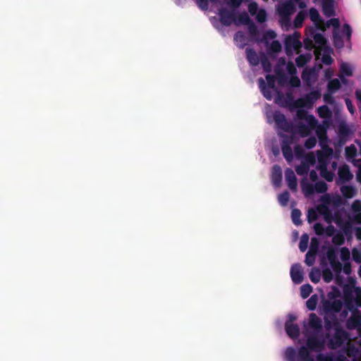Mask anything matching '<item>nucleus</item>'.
I'll return each instance as SVG.
<instances>
[{"instance_id":"1","label":"nucleus","mask_w":361,"mask_h":361,"mask_svg":"<svg viewBox=\"0 0 361 361\" xmlns=\"http://www.w3.org/2000/svg\"><path fill=\"white\" fill-rule=\"evenodd\" d=\"M267 123H275V129L278 136L281 138V151L288 163L293 161V152L291 145L293 144V121L288 120L279 110L267 113Z\"/></svg>"},{"instance_id":"2","label":"nucleus","mask_w":361,"mask_h":361,"mask_svg":"<svg viewBox=\"0 0 361 361\" xmlns=\"http://www.w3.org/2000/svg\"><path fill=\"white\" fill-rule=\"evenodd\" d=\"M310 17L311 20L314 23L316 28L321 31L324 32L326 29V27H334V45L337 48H341L343 46V39L346 40H349L351 35V29L350 26L347 24H345L342 27L341 34L338 32L339 27V20L337 18H331L324 23V20L319 16V13L317 10L315 8H311L310 11Z\"/></svg>"},{"instance_id":"3","label":"nucleus","mask_w":361,"mask_h":361,"mask_svg":"<svg viewBox=\"0 0 361 361\" xmlns=\"http://www.w3.org/2000/svg\"><path fill=\"white\" fill-rule=\"evenodd\" d=\"M360 340L361 341V338ZM356 343V341H351V338L345 331L336 329L335 337L329 341V345L331 348H336L347 345L348 357H352V361H361V343L358 347H355Z\"/></svg>"},{"instance_id":"4","label":"nucleus","mask_w":361,"mask_h":361,"mask_svg":"<svg viewBox=\"0 0 361 361\" xmlns=\"http://www.w3.org/2000/svg\"><path fill=\"white\" fill-rule=\"evenodd\" d=\"M312 133H314L321 140L323 145L325 135L316 118L312 115H305L304 117L298 118L295 117V136H306Z\"/></svg>"},{"instance_id":"5","label":"nucleus","mask_w":361,"mask_h":361,"mask_svg":"<svg viewBox=\"0 0 361 361\" xmlns=\"http://www.w3.org/2000/svg\"><path fill=\"white\" fill-rule=\"evenodd\" d=\"M274 72L279 86L283 87L287 83L293 86V61H289L286 63V58L280 57L274 68Z\"/></svg>"},{"instance_id":"6","label":"nucleus","mask_w":361,"mask_h":361,"mask_svg":"<svg viewBox=\"0 0 361 361\" xmlns=\"http://www.w3.org/2000/svg\"><path fill=\"white\" fill-rule=\"evenodd\" d=\"M314 44V54L317 60L321 59L325 65H331L334 60L331 57L333 50L326 45V42L322 34L315 33L312 36Z\"/></svg>"},{"instance_id":"7","label":"nucleus","mask_w":361,"mask_h":361,"mask_svg":"<svg viewBox=\"0 0 361 361\" xmlns=\"http://www.w3.org/2000/svg\"><path fill=\"white\" fill-rule=\"evenodd\" d=\"M332 154V149L326 147H323L322 151L317 153L318 165L317 169L319 171L320 175L327 181L333 180L334 177V172L328 171L326 169L329 157Z\"/></svg>"},{"instance_id":"8","label":"nucleus","mask_w":361,"mask_h":361,"mask_svg":"<svg viewBox=\"0 0 361 361\" xmlns=\"http://www.w3.org/2000/svg\"><path fill=\"white\" fill-rule=\"evenodd\" d=\"M343 307V297L337 288H333L327 295L324 307L326 313L338 312Z\"/></svg>"},{"instance_id":"9","label":"nucleus","mask_w":361,"mask_h":361,"mask_svg":"<svg viewBox=\"0 0 361 361\" xmlns=\"http://www.w3.org/2000/svg\"><path fill=\"white\" fill-rule=\"evenodd\" d=\"M266 80L267 81V84L265 82L264 80L262 78H259L258 79L259 87L263 94V96L267 100H271L273 98V92L276 93V91H279L276 87V80H277V76L267 74L266 75Z\"/></svg>"},{"instance_id":"10","label":"nucleus","mask_w":361,"mask_h":361,"mask_svg":"<svg viewBox=\"0 0 361 361\" xmlns=\"http://www.w3.org/2000/svg\"><path fill=\"white\" fill-rule=\"evenodd\" d=\"M288 91L286 94L280 91H276L274 102L281 107L287 108L290 112H293V86H290L288 83Z\"/></svg>"},{"instance_id":"11","label":"nucleus","mask_w":361,"mask_h":361,"mask_svg":"<svg viewBox=\"0 0 361 361\" xmlns=\"http://www.w3.org/2000/svg\"><path fill=\"white\" fill-rule=\"evenodd\" d=\"M320 90H314L311 91L303 98L298 101L295 100V110L299 106L306 109L312 108L313 104L320 97Z\"/></svg>"},{"instance_id":"12","label":"nucleus","mask_w":361,"mask_h":361,"mask_svg":"<svg viewBox=\"0 0 361 361\" xmlns=\"http://www.w3.org/2000/svg\"><path fill=\"white\" fill-rule=\"evenodd\" d=\"M346 158L349 161H352L353 164L358 168L357 173V180L361 183V159H355L357 155V148L355 145H350L345 148Z\"/></svg>"},{"instance_id":"13","label":"nucleus","mask_w":361,"mask_h":361,"mask_svg":"<svg viewBox=\"0 0 361 361\" xmlns=\"http://www.w3.org/2000/svg\"><path fill=\"white\" fill-rule=\"evenodd\" d=\"M270 180L273 187L276 189L280 188L282 185L283 171L281 167L274 164L270 171Z\"/></svg>"},{"instance_id":"14","label":"nucleus","mask_w":361,"mask_h":361,"mask_svg":"<svg viewBox=\"0 0 361 361\" xmlns=\"http://www.w3.org/2000/svg\"><path fill=\"white\" fill-rule=\"evenodd\" d=\"M355 66L348 63L341 61L339 65V74L338 77L343 84H347L346 78L353 75Z\"/></svg>"},{"instance_id":"15","label":"nucleus","mask_w":361,"mask_h":361,"mask_svg":"<svg viewBox=\"0 0 361 361\" xmlns=\"http://www.w3.org/2000/svg\"><path fill=\"white\" fill-rule=\"evenodd\" d=\"M220 22L225 26H230L235 20V10H228L226 8H221L219 11Z\"/></svg>"},{"instance_id":"16","label":"nucleus","mask_w":361,"mask_h":361,"mask_svg":"<svg viewBox=\"0 0 361 361\" xmlns=\"http://www.w3.org/2000/svg\"><path fill=\"white\" fill-rule=\"evenodd\" d=\"M341 87V82L338 78L329 80L327 85L328 93L324 95V100L326 103L331 104L334 101L331 94L336 92Z\"/></svg>"},{"instance_id":"17","label":"nucleus","mask_w":361,"mask_h":361,"mask_svg":"<svg viewBox=\"0 0 361 361\" xmlns=\"http://www.w3.org/2000/svg\"><path fill=\"white\" fill-rule=\"evenodd\" d=\"M324 219L327 223H331L332 221L335 222L343 231V232L348 235V229L351 227V220L349 217H348V219L343 222V220L337 216L332 217L328 214H325Z\"/></svg>"},{"instance_id":"18","label":"nucleus","mask_w":361,"mask_h":361,"mask_svg":"<svg viewBox=\"0 0 361 361\" xmlns=\"http://www.w3.org/2000/svg\"><path fill=\"white\" fill-rule=\"evenodd\" d=\"M277 12L280 18H288L293 13V0H288L287 2L279 4Z\"/></svg>"},{"instance_id":"19","label":"nucleus","mask_w":361,"mask_h":361,"mask_svg":"<svg viewBox=\"0 0 361 361\" xmlns=\"http://www.w3.org/2000/svg\"><path fill=\"white\" fill-rule=\"evenodd\" d=\"M321 68L320 65L313 68H305L302 74V80L306 81L308 85H311L317 79L318 72Z\"/></svg>"},{"instance_id":"20","label":"nucleus","mask_w":361,"mask_h":361,"mask_svg":"<svg viewBox=\"0 0 361 361\" xmlns=\"http://www.w3.org/2000/svg\"><path fill=\"white\" fill-rule=\"evenodd\" d=\"M316 2L322 4L324 14L330 17L334 13L335 0H315Z\"/></svg>"},{"instance_id":"21","label":"nucleus","mask_w":361,"mask_h":361,"mask_svg":"<svg viewBox=\"0 0 361 361\" xmlns=\"http://www.w3.org/2000/svg\"><path fill=\"white\" fill-rule=\"evenodd\" d=\"M353 177V173L350 171L347 166H342L338 169V184H341L352 179Z\"/></svg>"},{"instance_id":"22","label":"nucleus","mask_w":361,"mask_h":361,"mask_svg":"<svg viewBox=\"0 0 361 361\" xmlns=\"http://www.w3.org/2000/svg\"><path fill=\"white\" fill-rule=\"evenodd\" d=\"M246 58L251 66H256L259 63L260 59L257 52L252 48L245 49Z\"/></svg>"},{"instance_id":"23","label":"nucleus","mask_w":361,"mask_h":361,"mask_svg":"<svg viewBox=\"0 0 361 361\" xmlns=\"http://www.w3.org/2000/svg\"><path fill=\"white\" fill-rule=\"evenodd\" d=\"M319 116L324 118V126H328L330 123L331 117V112L329 109V108L326 106H322L318 108L317 109Z\"/></svg>"},{"instance_id":"24","label":"nucleus","mask_w":361,"mask_h":361,"mask_svg":"<svg viewBox=\"0 0 361 361\" xmlns=\"http://www.w3.org/2000/svg\"><path fill=\"white\" fill-rule=\"evenodd\" d=\"M282 46L279 41L274 40L267 49L268 54L271 58H275L276 54L281 51Z\"/></svg>"},{"instance_id":"25","label":"nucleus","mask_w":361,"mask_h":361,"mask_svg":"<svg viewBox=\"0 0 361 361\" xmlns=\"http://www.w3.org/2000/svg\"><path fill=\"white\" fill-rule=\"evenodd\" d=\"M252 20L250 19V18L249 17L248 14L245 12V11H243L240 13H239L238 15V16L236 17V16H235V20L233 22V23L236 25H247L250 23Z\"/></svg>"},{"instance_id":"26","label":"nucleus","mask_w":361,"mask_h":361,"mask_svg":"<svg viewBox=\"0 0 361 361\" xmlns=\"http://www.w3.org/2000/svg\"><path fill=\"white\" fill-rule=\"evenodd\" d=\"M285 329L287 335L291 339H293V314H288V319L285 323Z\"/></svg>"},{"instance_id":"27","label":"nucleus","mask_w":361,"mask_h":361,"mask_svg":"<svg viewBox=\"0 0 361 361\" xmlns=\"http://www.w3.org/2000/svg\"><path fill=\"white\" fill-rule=\"evenodd\" d=\"M351 208L355 213V221L357 223H361V201L355 200L353 203Z\"/></svg>"},{"instance_id":"28","label":"nucleus","mask_w":361,"mask_h":361,"mask_svg":"<svg viewBox=\"0 0 361 361\" xmlns=\"http://www.w3.org/2000/svg\"><path fill=\"white\" fill-rule=\"evenodd\" d=\"M317 361H350V360H348L343 355H341L338 357H331L319 354L317 356Z\"/></svg>"},{"instance_id":"29","label":"nucleus","mask_w":361,"mask_h":361,"mask_svg":"<svg viewBox=\"0 0 361 361\" xmlns=\"http://www.w3.org/2000/svg\"><path fill=\"white\" fill-rule=\"evenodd\" d=\"M350 294L354 298L355 305L361 307V288L355 286L350 288Z\"/></svg>"},{"instance_id":"30","label":"nucleus","mask_w":361,"mask_h":361,"mask_svg":"<svg viewBox=\"0 0 361 361\" xmlns=\"http://www.w3.org/2000/svg\"><path fill=\"white\" fill-rule=\"evenodd\" d=\"M285 180L288 188L293 191V169L291 168L285 170Z\"/></svg>"},{"instance_id":"31","label":"nucleus","mask_w":361,"mask_h":361,"mask_svg":"<svg viewBox=\"0 0 361 361\" xmlns=\"http://www.w3.org/2000/svg\"><path fill=\"white\" fill-rule=\"evenodd\" d=\"M260 63L265 72L269 73L271 71V64L267 56L263 52L260 54Z\"/></svg>"},{"instance_id":"32","label":"nucleus","mask_w":361,"mask_h":361,"mask_svg":"<svg viewBox=\"0 0 361 361\" xmlns=\"http://www.w3.org/2000/svg\"><path fill=\"white\" fill-rule=\"evenodd\" d=\"M290 201V193L287 190L278 195V202L281 207H286Z\"/></svg>"},{"instance_id":"33","label":"nucleus","mask_w":361,"mask_h":361,"mask_svg":"<svg viewBox=\"0 0 361 361\" xmlns=\"http://www.w3.org/2000/svg\"><path fill=\"white\" fill-rule=\"evenodd\" d=\"M312 59V55L310 53L302 54L299 56L296 59H295V62L298 66H303Z\"/></svg>"},{"instance_id":"34","label":"nucleus","mask_w":361,"mask_h":361,"mask_svg":"<svg viewBox=\"0 0 361 361\" xmlns=\"http://www.w3.org/2000/svg\"><path fill=\"white\" fill-rule=\"evenodd\" d=\"M286 51L288 56H290L293 51V35H289L285 41Z\"/></svg>"},{"instance_id":"35","label":"nucleus","mask_w":361,"mask_h":361,"mask_svg":"<svg viewBox=\"0 0 361 361\" xmlns=\"http://www.w3.org/2000/svg\"><path fill=\"white\" fill-rule=\"evenodd\" d=\"M341 190L343 195L346 198H352L355 195V190L352 186L343 185Z\"/></svg>"},{"instance_id":"36","label":"nucleus","mask_w":361,"mask_h":361,"mask_svg":"<svg viewBox=\"0 0 361 361\" xmlns=\"http://www.w3.org/2000/svg\"><path fill=\"white\" fill-rule=\"evenodd\" d=\"M284 361H293V346L288 347L282 354Z\"/></svg>"},{"instance_id":"37","label":"nucleus","mask_w":361,"mask_h":361,"mask_svg":"<svg viewBox=\"0 0 361 361\" xmlns=\"http://www.w3.org/2000/svg\"><path fill=\"white\" fill-rule=\"evenodd\" d=\"M234 39L236 42L240 43V48H243L246 44V37L245 34L241 31H238L235 34Z\"/></svg>"},{"instance_id":"38","label":"nucleus","mask_w":361,"mask_h":361,"mask_svg":"<svg viewBox=\"0 0 361 361\" xmlns=\"http://www.w3.org/2000/svg\"><path fill=\"white\" fill-rule=\"evenodd\" d=\"M219 0H196V3L200 8L207 11L209 8V1L216 4Z\"/></svg>"},{"instance_id":"39","label":"nucleus","mask_w":361,"mask_h":361,"mask_svg":"<svg viewBox=\"0 0 361 361\" xmlns=\"http://www.w3.org/2000/svg\"><path fill=\"white\" fill-rule=\"evenodd\" d=\"M309 324L314 328H319L321 326V321L315 314L310 315Z\"/></svg>"},{"instance_id":"40","label":"nucleus","mask_w":361,"mask_h":361,"mask_svg":"<svg viewBox=\"0 0 361 361\" xmlns=\"http://www.w3.org/2000/svg\"><path fill=\"white\" fill-rule=\"evenodd\" d=\"M308 348L311 350H319L323 347V343L317 342L314 339H310L307 343Z\"/></svg>"},{"instance_id":"41","label":"nucleus","mask_w":361,"mask_h":361,"mask_svg":"<svg viewBox=\"0 0 361 361\" xmlns=\"http://www.w3.org/2000/svg\"><path fill=\"white\" fill-rule=\"evenodd\" d=\"M318 302V297L317 295H313L311 298L307 301L306 305L309 310H314Z\"/></svg>"},{"instance_id":"42","label":"nucleus","mask_w":361,"mask_h":361,"mask_svg":"<svg viewBox=\"0 0 361 361\" xmlns=\"http://www.w3.org/2000/svg\"><path fill=\"white\" fill-rule=\"evenodd\" d=\"M312 291V286L309 284H305L300 288V295L302 298H307Z\"/></svg>"},{"instance_id":"43","label":"nucleus","mask_w":361,"mask_h":361,"mask_svg":"<svg viewBox=\"0 0 361 361\" xmlns=\"http://www.w3.org/2000/svg\"><path fill=\"white\" fill-rule=\"evenodd\" d=\"M247 25L248 32L252 37H255L259 35V30H258L256 25L252 20Z\"/></svg>"},{"instance_id":"44","label":"nucleus","mask_w":361,"mask_h":361,"mask_svg":"<svg viewBox=\"0 0 361 361\" xmlns=\"http://www.w3.org/2000/svg\"><path fill=\"white\" fill-rule=\"evenodd\" d=\"M352 256L353 260L357 263L361 262V248L355 247L352 250Z\"/></svg>"},{"instance_id":"45","label":"nucleus","mask_w":361,"mask_h":361,"mask_svg":"<svg viewBox=\"0 0 361 361\" xmlns=\"http://www.w3.org/2000/svg\"><path fill=\"white\" fill-rule=\"evenodd\" d=\"M340 257L342 261H343L345 263L348 262V260L350 259V251L348 248L342 247L340 250Z\"/></svg>"},{"instance_id":"46","label":"nucleus","mask_w":361,"mask_h":361,"mask_svg":"<svg viewBox=\"0 0 361 361\" xmlns=\"http://www.w3.org/2000/svg\"><path fill=\"white\" fill-rule=\"evenodd\" d=\"M256 20L258 23H262L267 20V12L264 9H260L256 14Z\"/></svg>"},{"instance_id":"47","label":"nucleus","mask_w":361,"mask_h":361,"mask_svg":"<svg viewBox=\"0 0 361 361\" xmlns=\"http://www.w3.org/2000/svg\"><path fill=\"white\" fill-rule=\"evenodd\" d=\"M361 321H357L354 318H350L348 322L347 325L349 329H357V331H360V325Z\"/></svg>"},{"instance_id":"48","label":"nucleus","mask_w":361,"mask_h":361,"mask_svg":"<svg viewBox=\"0 0 361 361\" xmlns=\"http://www.w3.org/2000/svg\"><path fill=\"white\" fill-rule=\"evenodd\" d=\"M309 238L307 235H303L301 238L299 247L302 252H305L307 248Z\"/></svg>"},{"instance_id":"49","label":"nucleus","mask_w":361,"mask_h":361,"mask_svg":"<svg viewBox=\"0 0 361 361\" xmlns=\"http://www.w3.org/2000/svg\"><path fill=\"white\" fill-rule=\"evenodd\" d=\"M305 17V13L304 12V11H300L298 13L297 17L295 18V21H294L295 27L300 25L302 20H304Z\"/></svg>"},{"instance_id":"50","label":"nucleus","mask_w":361,"mask_h":361,"mask_svg":"<svg viewBox=\"0 0 361 361\" xmlns=\"http://www.w3.org/2000/svg\"><path fill=\"white\" fill-rule=\"evenodd\" d=\"M248 11L252 15L254 16L257 14L258 11V4L256 2H251L248 4Z\"/></svg>"},{"instance_id":"51","label":"nucleus","mask_w":361,"mask_h":361,"mask_svg":"<svg viewBox=\"0 0 361 361\" xmlns=\"http://www.w3.org/2000/svg\"><path fill=\"white\" fill-rule=\"evenodd\" d=\"M314 188L318 192H324L327 190V185L324 182H317L315 184Z\"/></svg>"},{"instance_id":"52","label":"nucleus","mask_w":361,"mask_h":361,"mask_svg":"<svg viewBox=\"0 0 361 361\" xmlns=\"http://www.w3.org/2000/svg\"><path fill=\"white\" fill-rule=\"evenodd\" d=\"M243 0H227L226 4L234 9L238 8L242 4Z\"/></svg>"},{"instance_id":"53","label":"nucleus","mask_w":361,"mask_h":361,"mask_svg":"<svg viewBox=\"0 0 361 361\" xmlns=\"http://www.w3.org/2000/svg\"><path fill=\"white\" fill-rule=\"evenodd\" d=\"M317 144V138L313 136L309 137L305 142V147L308 149H311L314 147Z\"/></svg>"},{"instance_id":"54","label":"nucleus","mask_w":361,"mask_h":361,"mask_svg":"<svg viewBox=\"0 0 361 361\" xmlns=\"http://www.w3.org/2000/svg\"><path fill=\"white\" fill-rule=\"evenodd\" d=\"M276 37V34L273 30H267L263 35V39L264 41H267L268 39H273Z\"/></svg>"},{"instance_id":"55","label":"nucleus","mask_w":361,"mask_h":361,"mask_svg":"<svg viewBox=\"0 0 361 361\" xmlns=\"http://www.w3.org/2000/svg\"><path fill=\"white\" fill-rule=\"evenodd\" d=\"M334 75V71L331 68H327L324 70V78L326 80H331Z\"/></svg>"},{"instance_id":"56","label":"nucleus","mask_w":361,"mask_h":361,"mask_svg":"<svg viewBox=\"0 0 361 361\" xmlns=\"http://www.w3.org/2000/svg\"><path fill=\"white\" fill-rule=\"evenodd\" d=\"M295 283H299L301 281L302 279V274L301 272L297 269L296 266L295 265Z\"/></svg>"},{"instance_id":"57","label":"nucleus","mask_w":361,"mask_h":361,"mask_svg":"<svg viewBox=\"0 0 361 361\" xmlns=\"http://www.w3.org/2000/svg\"><path fill=\"white\" fill-rule=\"evenodd\" d=\"M345 104L348 111L353 114L354 113V109L351 101L349 99H345Z\"/></svg>"},{"instance_id":"58","label":"nucleus","mask_w":361,"mask_h":361,"mask_svg":"<svg viewBox=\"0 0 361 361\" xmlns=\"http://www.w3.org/2000/svg\"><path fill=\"white\" fill-rule=\"evenodd\" d=\"M271 152L275 157H278L280 154V149L277 145H273L271 147Z\"/></svg>"},{"instance_id":"59","label":"nucleus","mask_w":361,"mask_h":361,"mask_svg":"<svg viewBox=\"0 0 361 361\" xmlns=\"http://www.w3.org/2000/svg\"><path fill=\"white\" fill-rule=\"evenodd\" d=\"M355 94H356V98L359 102L358 107H359L360 110L361 111V89L357 90Z\"/></svg>"},{"instance_id":"60","label":"nucleus","mask_w":361,"mask_h":361,"mask_svg":"<svg viewBox=\"0 0 361 361\" xmlns=\"http://www.w3.org/2000/svg\"><path fill=\"white\" fill-rule=\"evenodd\" d=\"M310 279H311L312 281L316 283L319 279V274L317 272H316V273L312 272L310 274Z\"/></svg>"},{"instance_id":"61","label":"nucleus","mask_w":361,"mask_h":361,"mask_svg":"<svg viewBox=\"0 0 361 361\" xmlns=\"http://www.w3.org/2000/svg\"><path fill=\"white\" fill-rule=\"evenodd\" d=\"M351 271L350 265L349 262H345L343 267V272L345 274H350Z\"/></svg>"},{"instance_id":"62","label":"nucleus","mask_w":361,"mask_h":361,"mask_svg":"<svg viewBox=\"0 0 361 361\" xmlns=\"http://www.w3.org/2000/svg\"><path fill=\"white\" fill-rule=\"evenodd\" d=\"M332 274L331 272H324V279L326 282H330L332 280Z\"/></svg>"},{"instance_id":"63","label":"nucleus","mask_w":361,"mask_h":361,"mask_svg":"<svg viewBox=\"0 0 361 361\" xmlns=\"http://www.w3.org/2000/svg\"><path fill=\"white\" fill-rule=\"evenodd\" d=\"M296 6H298L300 8H303L306 6V4L301 0H295V7Z\"/></svg>"},{"instance_id":"64","label":"nucleus","mask_w":361,"mask_h":361,"mask_svg":"<svg viewBox=\"0 0 361 361\" xmlns=\"http://www.w3.org/2000/svg\"><path fill=\"white\" fill-rule=\"evenodd\" d=\"M294 44H295V51H296V49L300 47V42L298 39V33L295 32V42H294Z\"/></svg>"}]
</instances>
